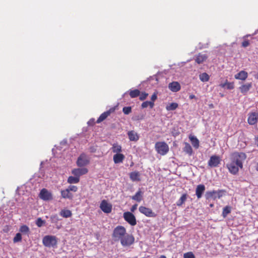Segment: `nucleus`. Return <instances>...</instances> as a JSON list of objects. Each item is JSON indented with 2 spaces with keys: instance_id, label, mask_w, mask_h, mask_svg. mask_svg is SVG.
Returning a JSON list of instances; mask_svg holds the SVG:
<instances>
[{
  "instance_id": "47",
  "label": "nucleus",
  "mask_w": 258,
  "mask_h": 258,
  "mask_svg": "<svg viewBox=\"0 0 258 258\" xmlns=\"http://www.w3.org/2000/svg\"><path fill=\"white\" fill-rule=\"evenodd\" d=\"M95 123V119L94 118H91L90 119L88 122V124L89 125H94Z\"/></svg>"
},
{
  "instance_id": "10",
  "label": "nucleus",
  "mask_w": 258,
  "mask_h": 258,
  "mask_svg": "<svg viewBox=\"0 0 258 258\" xmlns=\"http://www.w3.org/2000/svg\"><path fill=\"white\" fill-rule=\"evenodd\" d=\"M100 209L105 213H109L112 210V206L108 203L106 200H103L100 206Z\"/></svg>"
},
{
  "instance_id": "36",
  "label": "nucleus",
  "mask_w": 258,
  "mask_h": 258,
  "mask_svg": "<svg viewBox=\"0 0 258 258\" xmlns=\"http://www.w3.org/2000/svg\"><path fill=\"white\" fill-rule=\"evenodd\" d=\"M154 103L153 102H150L147 101L142 103V107L143 108H145L149 106L151 108H152L154 107Z\"/></svg>"
},
{
  "instance_id": "24",
  "label": "nucleus",
  "mask_w": 258,
  "mask_h": 258,
  "mask_svg": "<svg viewBox=\"0 0 258 258\" xmlns=\"http://www.w3.org/2000/svg\"><path fill=\"white\" fill-rule=\"evenodd\" d=\"M61 196L63 199H68L72 200L73 198V195L71 194L69 190L67 189L61 190Z\"/></svg>"
},
{
  "instance_id": "22",
  "label": "nucleus",
  "mask_w": 258,
  "mask_h": 258,
  "mask_svg": "<svg viewBox=\"0 0 258 258\" xmlns=\"http://www.w3.org/2000/svg\"><path fill=\"white\" fill-rule=\"evenodd\" d=\"M251 87L252 84L251 83H249L241 85L239 87V90L242 94H245L249 90Z\"/></svg>"
},
{
  "instance_id": "26",
  "label": "nucleus",
  "mask_w": 258,
  "mask_h": 258,
  "mask_svg": "<svg viewBox=\"0 0 258 258\" xmlns=\"http://www.w3.org/2000/svg\"><path fill=\"white\" fill-rule=\"evenodd\" d=\"M111 150L112 152L115 153L116 154L120 153L122 151V147L121 145L117 143L113 144L111 148Z\"/></svg>"
},
{
  "instance_id": "31",
  "label": "nucleus",
  "mask_w": 258,
  "mask_h": 258,
  "mask_svg": "<svg viewBox=\"0 0 258 258\" xmlns=\"http://www.w3.org/2000/svg\"><path fill=\"white\" fill-rule=\"evenodd\" d=\"M80 181V178L77 176L74 177L72 176H70L69 177L68 179V182L69 183H77Z\"/></svg>"
},
{
  "instance_id": "44",
  "label": "nucleus",
  "mask_w": 258,
  "mask_h": 258,
  "mask_svg": "<svg viewBox=\"0 0 258 258\" xmlns=\"http://www.w3.org/2000/svg\"><path fill=\"white\" fill-rule=\"evenodd\" d=\"M68 190L70 192L71 191L76 192L78 190L77 186L75 185H70L68 188H67Z\"/></svg>"
},
{
  "instance_id": "18",
  "label": "nucleus",
  "mask_w": 258,
  "mask_h": 258,
  "mask_svg": "<svg viewBox=\"0 0 258 258\" xmlns=\"http://www.w3.org/2000/svg\"><path fill=\"white\" fill-rule=\"evenodd\" d=\"M248 77V74L244 71H241L238 73L236 74L234 76L235 78L237 80H240L242 81L245 80Z\"/></svg>"
},
{
  "instance_id": "27",
  "label": "nucleus",
  "mask_w": 258,
  "mask_h": 258,
  "mask_svg": "<svg viewBox=\"0 0 258 258\" xmlns=\"http://www.w3.org/2000/svg\"><path fill=\"white\" fill-rule=\"evenodd\" d=\"M184 145V147L183 149V151L189 156L191 155L193 151L190 145L188 143H185Z\"/></svg>"
},
{
  "instance_id": "49",
  "label": "nucleus",
  "mask_w": 258,
  "mask_h": 258,
  "mask_svg": "<svg viewBox=\"0 0 258 258\" xmlns=\"http://www.w3.org/2000/svg\"><path fill=\"white\" fill-rule=\"evenodd\" d=\"M221 88H224L226 87V81L225 82V83H222V84H220L219 85Z\"/></svg>"
},
{
  "instance_id": "43",
  "label": "nucleus",
  "mask_w": 258,
  "mask_h": 258,
  "mask_svg": "<svg viewBox=\"0 0 258 258\" xmlns=\"http://www.w3.org/2000/svg\"><path fill=\"white\" fill-rule=\"evenodd\" d=\"M139 96L140 100L143 101L146 99V98L148 96V94L146 92H143Z\"/></svg>"
},
{
  "instance_id": "2",
  "label": "nucleus",
  "mask_w": 258,
  "mask_h": 258,
  "mask_svg": "<svg viewBox=\"0 0 258 258\" xmlns=\"http://www.w3.org/2000/svg\"><path fill=\"white\" fill-rule=\"evenodd\" d=\"M246 158V155L243 152H234L226 164L229 172L233 175L237 174L239 169L243 168V163Z\"/></svg>"
},
{
  "instance_id": "8",
  "label": "nucleus",
  "mask_w": 258,
  "mask_h": 258,
  "mask_svg": "<svg viewBox=\"0 0 258 258\" xmlns=\"http://www.w3.org/2000/svg\"><path fill=\"white\" fill-rule=\"evenodd\" d=\"M89 163V160L87 155L84 153H82L80 155L77 161V165L79 167L86 166Z\"/></svg>"
},
{
  "instance_id": "34",
  "label": "nucleus",
  "mask_w": 258,
  "mask_h": 258,
  "mask_svg": "<svg viewBox=\"0 0 258 258\" xmlns=\"http://www.w3.org/2000/svg\"><path fill=\"white\" fill-rule=\"evenodd\" d=\"M130 96L131 98H135L140 95V91L138 89H135L131 90L129 93Z\"/></svg>"
},
{
  "instance_id": "1",
  "label": "nucleus",
  "mask_w": 258,
  "mask_h": 258,
  "mask_svg": "<svg viewBox=\"0 0 258 258\" xmlns=\"http://www.w3.org/2000/svg\"><path fill=\"white\" fill-rule=\"evenodd\" d=\"M112 238L115 242L120 241L123 247L130 246L135 242L133 235L127 234L126 229L122 226H117L113 229Z\"/></svg>"
},
{
  "instance_id": "29",
  "label": "nucleus",
  "mask_w": 258,
  "mask_h": 258,
  "mask_svg": "<svg viewBox=\"0 0 258 258\" xmlns=\"http://www.w3.org/2000/svg\"><path fill=\"white\" fill-rule=\"evenodd\" d=\"M60 215L63 218H69L72 216V212L69 210H62L60 212Z\"/></svg>"
},
{
  "instance_id": "19",
  "label": "nucleus",
  "mask_w": 258,
  "mask_h": 258,
  "mask_svg": "<svg viewBox=\"0 0 258 258\" xmlns=\"http://www.w3.org/2000/svg\"><path fill=\"white\" fill-rule=\"evenodd\" d=\"M140 173L138 171H133L130 173V178L132 181H139L141 180Z\"/></svg>"
},
{
  "instance_id": "39",
  "label": "nucleus",
  "mask_w": 258,
  "mask_h": 258,
  "mask_svg": "<svg viewBox=\"0 0 258 258\" xmlns=\"http://www.w3.org/2000/svg\"><path fill=\"white\" fill-rule=\"evenodd\" d=\"M122 111L125 114H128L132 112V108L130 106L124 107L122 109Z\"/></svg>"
},
{
  "instance_id": "51",
  "label": "nucleus",
  "mask_w": 258,
  "mask_h": 258,
  "mask_svg": "<svg viewBox=\"0 0 258 258\" xmlns=\"http://www.w3.org/2000/svg\"><path fill=\"white\" fill-rule=\"evenodd\" d=\"M159 258H166V257L164 255H162L159 257Z\"/></svg>"
},
{
  "instance_id": "20",
  "label": "nucleus",
  "mask_w": 258,
  "mask_h": 258,
  "mask_svg": "<svg viewBox=\"0 0 258 258\" xmlns=\"http://www.w3.org/2000/svg\"><path fill=\"white\" fill-rule=\"evenodd\" d=\"M208 56L205 54L199 53L195 58L196 62L198 64H201L206 61Z\"/></svg>"
},
{
  "instance_id": "14",
  "label": "nucleus",
  "mask_w": 258,
  "mask_h": 258,
  "mask_svg": "<svg viewBox=\"0 0 258 258\" xmlns=\"http://www.w3.org/2000/svg\"><path fill=\"white\" fill-rule=\"evenodd\" d=\"M258 115L257 113L253 112L249 114L248 117V123L249 124L253 125L255 124L257 121Z\"/></svg>"
},
{
  "instance_id": "30",
  "label": "nucleus",
  "mask_w": 258,
  "mask_h": 258,
  "mask_svg": "<svg viewBox=\"0 0 258 258\" xmlns=\"http://www.w3.org/2000/svg\"><path fill=\"white\" fill-rule=\"evenodd\" d=\"M187 195L186 194H183L178 201L176 202V205L177 206H181L184 203L187 199Z\"/></svg>"
},
{
  "instance_id": "16",
  "label": "nucleus",
  "mask_w": 258,
  "mask_h": 258,
  "mask_svg": "<svg viewBox=\"0 0 258 258\" xmlns=\"http://www.w3.org/2000/svg\"><path fill=\"white\" fill-rule=\"evenodd\" d=\"M127 135L129 138V140L131 141L137 142L139 139V136L137 133L135 132L134 131H131L128 132Z\"/></svg>"
},
{
  "instance_id": "21",
  "label": "nucleus",
  "mask_w": 258,
  "mask_h": 258,
  "mask_svg": "<svg viewBox=\"0 0 258 258\" xmlns=\"http://www.w3.org/2000/svg\"><path fill=\"white\" fill-rule=\"evenodd\" d=\"M220 191H216V190H213V191H207L206 194V197L207 199H211V198H214L215 199L216 197L215 196V195H218V198H220L221 196V195H220Z\"/></svg>"
},
{
  "instance_id": "17",
  "label": "nucleus",
  "mask_w": 258,
  "mask_h": 258,
  "mask_svg": "<svg viewBox=\"0 0 258 258\" xmlns=\"http://www.w3.org/2000/svg\"><path fill=\"white\" fill-rule=\"evenodd\" d=\"M168 87L169 89L172 92H177L180 89V85L177 82H172L169 83Z\"/></svg>"
},
{
  "instance_id": "25",
  "label": "nucleus",
  "mask_w": 258,
  "mask_h": 258,
  "mask_svg": "<svg viewBox=\"0 0 258 258\" xmlns=\"http://www.w3.org/2000/svg\"><path fill=\"white\" fill-rule=\"evenodd\" d=\"M189 139L192 145L196 149H198L199 147V140L194 136H190Z\"/></svg>"
},
{
  "instance_id": "3",
  "label": "nucleus",
  "mask_w": 258,
  "mask_h": 258,
  "mask_svg": "<svg viewBox=\"0 0 258 258\" xmlns=\"http://www.w3.org/2000/svg\"><path fill=\"white\" fill-rule=\"evenodd\" d=\"M155 148L157 152L161 155H165L169 151L168 145L164 142H157Z\"/></svg>"
},
{
  "instance_id": "13",
  "label": "nucleus",
  "mask_w": 258,
  "mask_h": 258,
  "mask_svg": "<svg viewBox=\"0 0 258 258\" xmlns=\"http://www.w3.org/2000/svg\"><path fill=\"white\" fill-rule=\"evenodd\" d=\"M205 190V186L204 184H201L198 185L196 189V195L198 199L202 198L203 194Z\"/></svg>"
},
{
  "instance_id": "54",
  "label": "nucleus",
  "mask_w": 258,
  "mask_h": 258,
  "mask_svg": "<svg viewBox=\"0 0 258 258\" xmlns=\"http://www.w3.org/2000/svg\"><path fill=\"white\" fill-rule=\"evenodd\" d=\"M213 107H214V106H213V105L212 104L210 105V108H213Z\"/></svg>"
},
{
  "instance_id": "28",
  "label": "nucleus",
  "mask_w": 258,
  "mask_h": 258,
  "mask_svg": "<svg viewBox=\"0 0 258 258\" xmlns=\"http://www.w3.org/2000/svg\"><path fill=\"white\" fill-rule=\"evenodd\" d=\"M19 231L20 233H21L23 234H26L28 236L30 233V229L27 225H23L20 226Z\"/></svg>"
},
{
  "instance_id": "32",
  "label": "nucleus",
  "mask_w": 258,
  "mask_h": 258,
  "mask_svg": "<svg viewBox=\"0 0 258 258\" xmlns=\"http://www.w3.org/2000/svg\"><path fill=\"white\" fill-rule=\"evenodd\" d=\"M231 207L229 206H226L225 207L222 211V216L224 218H225L227 217L228 214L231 213Z\"/></svg>"
},
{
  "instance_id": "12",
  "label": "nucleus",
  "mask_w": 258,
  "mask_h": 258,
  "mask_svg": "<svg viewBox=\"0 0 258 258\" xmlns=\"http://www.w3.org/2000/svg\"><path fill=\"white\" fill-rule=\"evenodd\" d=\"M88 170L86 168H76L72 170V173L75 176L79 178L81 175H84L88 173Z\"/></svg>"
},
{
  "instance_id": "11",
  "label": "nucleus",
  "mask_w": 258,
  "mask_h": 258,
  "mask_svg": "<svg viewBox=\"0 0 258 258\" xmlns=\"http://www.w3.org/2000/svg\"><path fill=\"white\" fill-rule=\"evenodd\" d=\"M115 111V108H111L110 109H109L108 110L103 112V113H102L100 116L99 117V118L97 119V121H96V123H100L101 122L103 121V120H104L108 116H109L110 115V114L111 113H113Z\"/></svg>"
},
{
  "instance_id": "7",
  "label": "nucleus",
  "mask_w": 258,
  "mask_h": 258,
  "mask_svg": "<svg viewBox=\"0 0 258 258\" xmlns=\"http://www.w3.org/2000/svg\"><path fill=\"white\" fill-rule=\"evenodd\" d=\"M139 210L140 213L148 217H155L156 216V214L150 208L144 206H140Z\"/></svg>"
},
{
  "instance_id": "45",
  "label": "nucleus",
  "mask_w": 258,
  "mask_h": 258,
  "mask_svg": "<svg viewBox=\"0 0 258 258\" xmlns=\"http://www.w3.org/2000/svg\"><path fill=\"white\" fill-rule=\"evenodd\" d=\"M249 45V42L248 40H244L241 44V46L243 47H246Z\"/></svg>"
},
{
  "instance_id": "48",
  "label": "nucleus",
  "mask_w": 258,
  "mask_h": 258,
  "mask_svg": "<svg viewBox=\"0 0 258 258\" xmlns=\"http://www.w3.org/2000/svg\"><path fill=\"white\" fill-rule=\"evenodd\" d=\"M138 205L135 204L131 208V211L132 212H134L137 208Z\"/></svg>"
},
{
  "instance_id": "40",
  "label": "nucleus",
  "mask_w": 258,
  "mask_h": 258,
  "mask_svg": "<svg viewBox=\"0 0 258 258\" xmlns=\"http://www.w3.org/2000/svg\"><path fill=\"white\" fill-rule=\"evenodd\" d=\"M183 258H196V257L192 252H187L184 253Z\"/></svg>"
},
{
  "instance_id": "33",
  "label": "nucleus",
  "mask_w": 258,
  "mask_h": 258,
  "mask_svg": "<svg viewBox=\"0 0 258 258\" xmlns=\"http://www.w3.org/2000/svg\"><path fill=\"white\" fill-rule=\"evenodd\" d=\"M200 79L203 82H208L209 80L210 77L206 73H203L200 75Z\"/></svg>"
},
{
  "instance_id": "9",
  "label": "nucleus",
  "mask_w": 258,
  "mask_h": 258,
  "mask_svg": "<svg viewBox=\"0 0 258 258\" xmlns=\"http://www.w3.org/2000/svg\"><path fill=\"white\" fill-rule=\"evenodd\" d=\"M39 197L44 201H49L52 199L51 193L48 191L46 188H43L41 190L39 194Z\"/></svg>"
},
{
  "instance_id": "5",
  "label": "nucleus",
  "mask_w": 258,
  "mask_h": 258,
  "mask_svg": "<svg viewBox=\"0 0 258 258\" xmlns=\"http://www.w3.org/2000/svg\"><path fill=\"white\" fill-rule=\"evenodd\" d=\"M123 218L132 226L137 224V220L135 215L130 212H126L123 213Z\"/></svg>"
},
{
  "instance_id": "56",
  "label": "nucleus",
  "mask_w": 258,
  "mask_h": 258,
  "mask_svg": "<svg viewBox=\"0 0 258 258\" xmlns=\"http://www.w3.org/2000/svg\"><path fill=\"white\" fill-rule=\"evenodd\" d=\"M210 206H211V207H212V206H213V205H212V204H211V205H210Z\"/></svg>"
},
{
  "instance_id": "23",
  "label": "nucleus",
  "mask_w": 258,
  "mask_h": 258,
  "mask_svg": "<svg viewBox=\"0 0 258 258\" xmlns=\"http://www.w3.org/2000/svg\"><path fill=\"white\" fill-rule=\"evenodd\" d=\"M143 192L140 189L136 194L132 197V199L138 202H140L143 199Z\"/></svg>"
},
{
  "instance_id": "37",
  "label": "nucleus",
  "mask_w": 258,
  "mask_h": 258,
  "mask_svg": "<svg viewBox=\"0 0 258 258\" xmlns=\"http://www.w3.org/2000/svg\"><path fill=\"white\" fill-rule=\"evenodd\" d=\"M22 241V234L20 233H17L13 238V242L17 243Z\"/></svg>"
},
{
  "instance_id": "42",
  "label": "nucleus",
  "mask_w": 258,
  "mask_h": 258,
  "mask_svg": "<svg viewBox=\"0 0 258 258\" xmlns=\"http://www.w3.org/2000/svg\"><path fill=\"white\" fill-rule=\"evenodd\" d=\"M50 220L52 223H56L59 220V219L58 216L55 214L50 217Z\"/></svg>"
},
{
  "instance_id": "50",
  "label": "nucleus",
  "mask_w": 258,
  "mask_h": 258,
  "mask_svg": "<svg viewBox=\"0 0 258 258\" xmlns=\"http://www.w3.org/2000/svg\"><path fill=\"white\" fill-rule=\"evenodd\" d=\"M189 98L190 99H196V97L195 95L194 94H190L189 96Z\"/></svg>"
},
{
  "instance_id": "38",
  "label": "nucleus",
  "mask_w": 258,
  "mask_h": 258,
  "mask_svg": "<svg viewBox=\"0 0 258 258\" xmlns=\"http://www.w3.org/2000/svg\"><path fill=\"white\" fill-rule=\"evenodd\" d=\"M45 223V221L41 218H38L36 221V224L38 227H41Z\"/></svg>"
},
{
  "instance_id": "35",
  "label": "nucleus",
  "mask_w": 258,
  "mask_h": 258,
  "mask_svg": "<svg viewBox=\"0 0 258 258\" xmlns=\"http://www.w3.org/2000/svg\"><path fill=\"white\" fill-rule=\"evenodd\" d=\"M178 106V105L177 103H171L169 105L166 106V110H175Z\"/></svg>"
},
{
  "instance_id": "41",
  "label": "nucleus",
  "mask_w": 258,
  "mask_h": 258,
  "mask_svg": "<svg viewBox=\"0 0 258 258\" xmlns=\"http://www.w3.org/2000/svg\"><path fill=\"white\" fill-rule=\"evenodd\" d=\"M226 88L227 89H229V90L234 89V83L233 82H229L226 80Z\"/></svg>"
},
{
  "instance_id": "15",
  "label": "nucleus",
  "mask_w": 258,
  "mask_h": 258,
  "mask_svg": "<svg viewBox=\"0 0 258 258\" xmlns=\"http://www.w3.org/2000/svg\"><path fill=\"white\" fill-rule=\"evenodd\" d=\"M125 158L123 154L120 153L115 154L113 155V160L115 164L122 163Z\"/></svg>"
},
{
  "instance_id": "52",
  "label": "nucleus",
  "mask_w": 258,
  "mask_h": 258,
  "mask_svg": "<svg viewBox=\"0 0 258 258\" xmlns=\"http://www.w3.org/2000/svg\"><path fill=\"white\" fill-rule=\"evenodd\" d=\"M255 141L257 143V146L258 147V137L255 138Z\"/></svg>"
},
{
  "instance_id": "4",
  "label": "nucleus",
  "mask_w": 258,
  "mask_h": 258,
  "mask_svg": "<svg viewBox=\"0 0 258 258\" xmlns=\"http://www.w3.org/2000/svg\"><path fill=\"white\" fill-rule=\"evenodd\" d=\"M42 243L45 246L54 247L57 243V238L55 236L46 235L43 238Z\"/></svg>"
},
{
  "instance_id": "46",
  "label": "nucleus",
  "mask_w": 258,
  "mask_h": 258,
  "mask_svg": "<svg viewBox=\"0 0 258 258\" xmlns=\"http://www.w3.org/2000/svg\"><path fill=\"white\" fill-rule=\"evenodd\" d=\"M157 95L156 93H154V94L151 96V101L154 103V102L157 99Z\"/></svg>"
},
{
  "instance_id": "55",
  "label": "nucleus",
  "mask_w": 258,
  "mask_h": 258,
  "mask_svg": "<svg viewBox=\"0 0 258 258\" xmlns=\"http://www.w3.org/2000/svg\"><path fill=\"white\" fill-rule=\"evenodd\" d=\"M255 78L256 79H258V73L256 74V75L255 76Z\"/></svg>"
},
{
  "instance_id": "6",
  "label": "nucleus",
  "mask_w": 258,
  "mask_h": 258,
  "mask_svg": "<svg viewBox=\"0 0 258 258\" xmlns=\"http://www.w3.org/2000/svg\"><path fill=\"white\" fill-rule=\"evenodd\" d=\"M221 158L219 156L212 155L208 161V164L210 167H216L219 166L221 162Z\"/></svg>"
},
{
  "instance_id": "53",
  "label": "nucleus",
  "mask_w": 258,
  "mask_h": 258,
  "mask_svg": "<svg viewBox=\"0 0 258 258\" xmlns=\"http://www.w3.org/2000/svg\"><path fill=\"white\" fill-rule=\"evenodd\" d=\"M256 170L258 171V163L256 164Z\"/></svg>"
}]
</instances>
